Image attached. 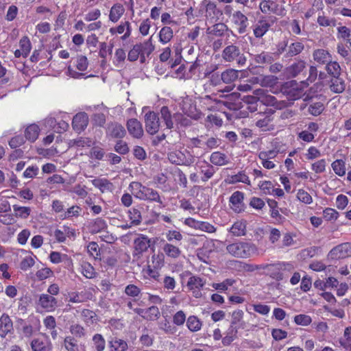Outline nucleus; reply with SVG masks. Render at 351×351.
Masks as SVG:
<instances>
[{
	"mask_svg": "<svg viewBox=\"0 0 351 351\" xmlns=\"http://www.w3.org/2000/svg\"><path fill=\"white\" fill-rule=\"evenodd\" d=\"M129 189L132 194L140 200L163 204L157 191L145 186L139 182H132L129 185Z\"/></svg>",
	"mask_w": 351,
	"mask_h": 351,
	"instance_id": "1",
	"label": "nucleus"
},
{
	"mask_svg": "<svg viewBox=\"0 0 351 351\" xmlns=\"http://www.w3.org/2000/svg\"><path fill=\"white\" fill-rule=\"evenodd\" d=\"M244 195L241 191L234 192L230 197L231 208L237 213L244 210L243 204Z\"/></svg>",
	"mask_w": 351,
	"mask_h": 351,
	"instance_id": "18",
	"label": "nucleus"
},
{
	"mask_svg": "<svg viewBox=\"0 0 351 351\" xmlns=\"http://www.w3.org/2000/svg\"><path fill=\"white\" fill-rule=\"evenodd\" d=\"M167 158L169 162L177 165H183L182 154L180 150H173L168 153Z\"/></svg>",
	"mask_w": 351,
	"mask_h": 351,
	"instance_id": "49",
	"label": "nucleus"
},
{
	"mask_svg": "<svg viewBox=\"0 0 351 351\" xmlns=\"http://www.w3.org/2000/svg\"><path fill=\"white\" fill-rule=\"evenodd\" d=\"M14 329L13 322L6 313H3L0 317V337L5 338L7 336L14 335Z\"/></svg>",
	"mask_w": 351,
	"mask_h": 351,
	"instance_id": "12",
	"label": "nucleus"
},
{
	"mask_svg": "<svg viewBox=\"0 0 351 351\" xmlns=\"http://www.w3.org/2000/svg\"><path fill=\"white\" fill-rule=\"evenodd\" d=\"M306 64L304 60H297L286 68V73L289 77H295L304 71L306 68Z\"/></svg>",
	"mask_w": 351,
	"mask_h": 351,
	"instance_id": "22",
	"label": "nucleus"
},
{
	"mask_svg": "<svg viewBox=\"0 0 351 351\" xmlns=\"http://www.w3.org/2000/svg\"><path fill=\"white\" fill-rule=\"evenodd\" d=\"M150 247V239L145 235L139 234L134 241V248L136 254H142Z\"/></svg>",
	"mask_w": 351,
	"mask_h": 351,
	"instance_id": "19",
	"label": "nucleus"
},
{
	"mask_svg": "<svg viewBox=\"0 0 351 351\" xmlns=\"http://www.w3.org/2000/svg\"><path fill=\"white\" fill-rule=\"evenodd\" d=\"M285 3V0H263L259 4V8L263 14L284 16L287 13Z\"/></svg>",
	"mask_w": 351,
	"mask_h": 351,
	"instance_id": "4",
	"label": "nucleus"
},
{
	"mask_svg": "<svg viewBox=\"0 0 351 351\" xmlns=\"http://www.w3.org/2000/svg\"><path fill=\"white\" fill-rule=\"evenodd\" d=\"M88 124V116L86 112H79L73 118L72 126L77 132H81L84 130Z\"/></svg>",
	"mask_w": 351,
	"mask_h": 351,
	"instance_id": "16",
	"label": "nucleus"
},
{
	"mask_svg": "<svg viewBox=\"0 0 351 351\" xmlns=\"http://www.w3.org/2000/svg\"><path fill=\"white\" fill-rule=\"evenodd\" d=\"M239 77V71L233 69H228L221 74V79L225 84H230Z\"/></svg>",
	"mask_w": 351,
	"mask_h": 351,
	"instance_id": "37",
	"label": "nucleus"
},
{
	"mask_svg": "<svg viewBox=\"0 0 351 351\" xmlns=\"http://www.w3.org/2000/svg\"><path fill=\"white\" fill-rule=\"evenodd\" d=\"M313 60L320 64H327L331 60L332 56L328 51L324 49H317L313 53Z\"/></svg>",
	"mask_w": 351,
	"mask_h": 351,
	"instance_id": "24",
	"label": "nucleus"
},
{
	"mask_svg": "<svg viewBox=\"0 0 351 351\" xmlns=\"http://www.w3.org/2000/svg\"><path fill=\"white\" fill-rule=\"evenodd\" d=\"M92 340L96 351H104L105 350L106 341L101 334L93 335Z\"/></svg>",
	"mask_w": 351,
	"mask_h": 351,
	"instance_id": "54",
	"label": "nucleus"
},
{
	"mask_svg": "<svg viewBox=\"0 0 351 351\" xmlns=\"http://www.w3.org/2000/svg\"><path fill=\"white\" fill-rule=\"evenodd\" d=\"M305 108H307V112L310 114L317 117L321 114L324 111V105L321 101H311L310 102L301 106L302 110H304Z\"/></svg>",
	"mask_w": 351,
	"mask_h": 351,
	"instance_id": "23",
	"label": "nucleus"
},
{
	"mask_svg": "<svg viewBox=\"0 0 351 351\" xmlns=\"http://www.w3.org/2000/svg\"><path fill=\"white\" fill-rule=\"evenodd\" d=\"M236 280L232 278H227L224 280L223 282L219 283H213L212 287L215 289L216 290H219L220 291H225L228 290L230 287H232Z\"/></svg>",
	"mask_w": 351,
	"mask_h": 351,
	"instance_id": "53",
	"label": "nucleus"
},
{
	"mask_svg": "<svg viewBox=\"0 0 351 351\" xmlns=\"http://www.w3.org/2000/svg\"><path fill=\"white\" fill-rule=\"evenodd\" d=\"M81 273L85 278L88 279L94 278L97 275L95 268L91 265L90 263L86 261H83L81 263Z\"/></svg>",
	"mask_w": 351,
	"mask_h": 351,
	"instance_id": "39",
	"label": "nucleus"
},
{
	"mask_svg": "<svg viewBox=\"0 0 351 351\" xmlns=\"http://www.w3.org/2000/svg\"><path fill=\"white\" fill-rule=\"evenodd\" d=\"M254 61L258 64H271L273 61V57L267 52H262L254 56Z\"/></svg>",
	"mask_w": 351,
	"mask_h": 351,
	"instance_id": "59",
	"label": "nucleus"
},
{
	"mask_svg": "<svg viewBox=\"0 0 351 351\" xmlns=\"http://www.w3.org/2000/svg\"><path fill=\"white\" fill-rule=\"evenodd\" d=\"M253 95L258 97V101L266 105L274 106L276 103V98L274 96L267 95L264 89L258 88L253 91Z\"/></svg>",
	"mask_w": 351,
	"mask_h": 351,
	"instance_id": "27",
	"label": "nucleus"
},
{
	"mask_svg": "<svg viewBox=\"0 0 351 351\" xmlns=\"http://www.w3.org/2000/svg\"><path fill=\"white\" fill-rule=\"evenodd\" d=\"M88 65V61L86 56H77L75 60V67L81 72L76 71L71 66H69L67 69V74L69 76L75 79L84 77L85 74L82 72L87 69Z\"/></svg>",
	"mask_w": 351,
	"mask_h": 351,
	"instance_id": "7",
	"label": "nucleus"
},
{
	"mask_svg": "<svg viewBox=\"0 0 351 351\" xmlns=\"http://www.w3.org/2000/svg\"><path fill=\"white\" fill-rule=\"evenodd\" d=\"M93 185L99 189L101 193L112 191L113 184L106 178H97L91 181Z\"/></svg>",
	"mask_w": 351,
	"mask_h": 351,
	"instance_id": "31",
	"label": "nucleus"
},
{
	"mask_svg": "<svg viewBox=\"0 0 351 351\" xmlns=\"http://www.w3.org/2000/svg\"><path fill=\"white\" fill-rule=\"evenodd\" d=\"M294 322L297 325L307 326L312 322L311 317L306 314H300L294 317Z\"/></svg>",
	"mask_w": 351,
	"mask_h": 351,
	"instance_id": "61",
	"label": "nucleus"
},
{
	"mask_svg": "<svg viewBox=\"0 0 351 351\" xmlns=\"http://www.w3.org/2000/svg\"><path fill=\"white\" fill-rule=\"evenodd\" d=\"M128 216L132 225L138 226L141 223L142 216L138 209L132 208L128 211Z\"/></svg>",
	"mask_w": 351,
	"mask_h": 351,
	"instance_id": "52",
	"label": "nucleus"
},
{
	"mask_svg": "<svg viewBox=\"0 0 351 351\" xmlns=\"http://www.w3.org/2000/svg\"><path fill=\"white\" fill-rule=\"evenodd\" d=\"M256 125L263 131L269 130V124L272 121V113L264 112L257 114Z\"/></svg>",
	"mask_w": 351,
	"mask_h": 351,
	"instance_id": "25",
	"label": "nucleus"
},
{
	"mask_svg": "<svg viewBox=\"0 0 351 351\" xmlns=\"http://www.w3.org/2000/svg\"><path fill=\"white\" fill-rule=\"evenodd\" d=\"M206 284V280L197 276H192L187 282L190 290L201 289Z\"/></svg>",
	"mask_w": 351,
	"mask_h": 351,
	"instance_id": "40",
	"label": "nucleus"
},
{
	"mask_svg": "<svg viewBox=\"0 0 351 351\" xmlns=\"http://www.w3.org/2000/svg\"><path fill=\"white\" fill-rule=\"evenodd\" d=\"M271 24L265 16H261L253 27V33L256 38H262L269 30Z\"/></svg>",
	"mask_w": 351,
	"mask_h": 351,
	"instance_id": "13",
	"label": "nucleus"
},
{
	"mask_svg": "<svg viewBox=\"0 0 351 351\" xmlns=\"http://www.w3.org/2000/svg\"><path fill=\"white\" fill-rule=\"evenodd\" d=\"M339 36L343 39L346 40L347 43L349 44V47H351V29L347 27L346 26H341L337 28Z\"/></svg>",
	"mask_w": 351,
	"mask_h": 351,
	"instance_id": "60",
	"label": "nucleus"
},
{
	"mask_svg": "<svg viewBox=\"0 0 351 351\" xmlns=\"http://www.w3.org/2000/svg\"><path fill=\"white\" fill-rule=\"evenodd\" d=\"M228 30V26L223 23H218L206 29V34L214 36H223Z\"/></svg>",
	"mask_w": 351,
	"mask_h": 351,
	"instance_id": "29",
	"label": "nucleus"
},
{
	"mask_svg": "<svg viewBox=\"0 0 351 351\" xmlns=\"http://www.w3.org/2000/svg\"><path fill=\"white\" fill-rule=\"evenodd\" d=\"M126 134L124 127L117 122H111L108 124L106 135L113 138H123Z\"/></svg>",
	"mask_w": 351,
	"mask_h": 351,
	"instance_id": "15",
	"label": "nucleus"
},
{
	"mask_svg": "<svg viewBox=\"0 0 351 351\" xmlns=\"http://www.w3.org/2000/svg\"><path fill=\"white\" fill-rule=\"evenodd\" d=\"M327 85L330 92L335 94L343 93L346 88V81L341 76L330 77L327 81Z\"/></svg>",
	"mask_w": 351,
	"mask_h": 351,
	"instance_id": "14",
	"label": "nucleus"
},
{
	"mask_svg": "<svg viewBox=\"0 0 351 351\" xmlns=\"http://www.w3.org/2000/svg\"><path fill=\"white\" fill-rule=\"evenodd\" d=\"M19 45L21 47V50L22 51L23 56L26 58L32 49L31 42L28 37L24 36L23 37L19 42Z\"/></svg>",
	"mask_w": 351,
	"mask_h": 351,
	"instance_id": "56",
	"label": "nucleus"
},
{
	"mask_svg": "<svg viewBox=\"0 0 351 351\" xmlns=\"http://www.w3.org/2000/svg\"><path fill=\"white\" fill-rule=\"evenodd\" d=\"M165 237L167 240L168 241L167 243H172L173 241L176 242H180L182 240L183 236L182 234L177 230H169L166 232Z\"/></svg>",
	"mask_w": 351,
	"mask_h": 351,
	"instance_id": "62",
	"label": "nucleus"
},
{
	"mask_svg": "<svg viewBox=\"0 0 351 351\" xmlns=\"http://www.w3.org/2000/svg\"><path fill=\"white\" fill-rule=\"evenodd\" d=\"M40 128L36 124H31L28 125L25 130V136L26 139L31 142H34L38 137Z\"/></svg>",
	"mask_w": 351,
	"mask_h": 351,
	"instance_id": "38",
	"label": "nucleus"
},
{
	"mask_svg": "<svg viewBox=\"0 0 351 351\" xmlns=\"http://www.w3.org/2000/svg\"><path fill=\"white\" fill-rule=\"evenodd\" d=\"M262 269H265L267 275L269 276L274 280H281L283 279L280 263L274 264H263Z\"/></svg>",
	"mask_w": 351,
	"mask_h": 351,
	"instance_id": "20",
	"label": "nucleus"
},
{
	"mask_svg": "<svg viewBox=\"0 0 351 351\" xmlns=\"http://www.w3.org/2000/svg\"><path fill=\"white\" fill-rule=\"evenodd\" d=\"M351 256V244L349 243H341L333 247L329 252L328 256L331 259H341Z\"/></svg>",
	"mask_w": 351,
	"mask_h": 351,
	"instance_id": "10",
	"label": "nucleus"
},
{
	"mask_svg": "<svg viewBox=\"0 0 351 351\" xmlns=\"http://www.w3.org/2000/svg\"><path fill=\"white\" fill-rule=\"evenodd\" d=\"M173 32L170 27H163L159 32V41L162 44H167L173 38Z\"/></svg>",
	"mask_w": 351,
	"mask_h": 351,
	"instance_id": "46",
	"label": "nucleus"
},
{
	"mask_svg": "<svg viewBox=\"0 0 351 351\" xmlns=\"http://www.w3.org/2000/svg\"><path fill=\"white\" fill-rule=\"evenodd\" d=\"M199 167L200 173L202 174H203L202 180L204 182H206L209 179H210L213 176L214 173H215L214 167L206 161H204L203 164L201 165Z\"/></svg>",
	"mask_w": 351,
	"mask_h": 351,
	"instance_id": "35",
	"label": "nucleus"
},
{
	"mask_svg": "<svg viewBox=\"0 0 351 351\" xmlns=\"http://www.w3.org/2000/svg\"><path fill=\"white\" fill-rule=\"evenodd\" d=\"M14 215L17 218L27 219L31 213V208L27 206H21L17 204L13 205Z\"/></svg>",
	"mask_w": 351,
	"mask_h": 351,
	"instance_id": "45",
	"label": "nucleus"
},
{
	"mask_svg": "<svg viewBox=\"0 0 351 351\" xmlns=\"http://www.w3.org/2000/svg\"><path fill=\"white\" fill-rule=\"evenodd\" d=\"M69 302L72 303H83L91 299L92 294L86 290L69 292Z\"/></svg>",
	"mask_w": 351,
	"mask_h": 351,
	"instance_id": "21",
	"label": "nucleus"
},
{
	"mask_svg": "<svg viewBox=\"0 0 351 351\" xmlns=\"http://www.w3.org/2000/svg\"><path fill=\"white\" fill-rule=\"evenodd\" d=\"M202 322L194 315H191L186 320V326L191 332H197L202 328Z\"/></svg>",
	"mask_w": 351,
	"mask_h": 351,
	"instance_id": "47",
	"label": "nucleus"
},
{
	"mask_svg": "<svg viewBox=\"0 0 351 351\" xmlns=\"http://www.w3.org/2000/svg\"><path fill=\"white\" fill-rule=\"evenodd\" d=\"M69 331L75 339L84 338L86 335V329L80 324L73 323L69 327Z\"/></svg>",
	"mask_w": 351,
	"mask_h": 351,
	"instance_id": "41",
	"label": "nucleus"
},
{
	"mask_svg": "<svg viewBox=\"0 0 351 351\" xmlns=\"http://www.w3.org/2000/svg\"><path fill=\"white\" fill-rule=\"evenodd\" d=\"M141 289L135 285L130 284L125 287L124 293L130 297L136 298L141 294Z\"/></svg>",
	"mask_w": 351,
	"mask_h": 351,
	"instance_id": "63",
	"label": "nucleus"
},
{
	"mask_svg": "<svg viewBox=\"0 0 351 351\" xmlns=\"http://www.w3.org/2000/svg\"><path fill=\"white\" fill-rule=\"evenodd\" d=\"M110 351H126L128 350V343L120 338L112 337L108 341Z\"/></svg>",
	"mask_w": 351,
	"mask_h": 351,
	"instance_id": "28",
	"label": "nucleus"
},
{
	"mask_svg": "<svg viewBox=\"0 0 351 351\" xmlns=\"http://www.w3.org/2000/svg\"><path fill=\"white\" fill-rule=\"evenodd\" d=\"M31 348L33 351H46L47 341L40 338L34 339L31 342Z\"/></svg>",
	"mask_w": 351,
	"mask_h": 351,
	"instance_id": "57",
	"label": "nucleus"
},
{
	"mask_svg": "<svg viewBox=\"0 0 351 351\" xmlns=\"http://www.w3.org/2000/svg\"><path fill=\"white\" fill-rule=\"evenodd\" d=\"M81 316L85 323L91 324L95 321L97 315L91 310L83 309L81 312Z\"/></svg>",
	"mask_w": 351,
	"mask_h": 351,
	"instance_id": "58",
	"label": "nucleus"
},
{
	"mask_svg": "<svg viewBox=\"0 0 351 351\" xmlns=\"http://www.w3.org/2000/svg\"><path fill=\"white\" fill-rule=\"evenodd\" d=\"M230 232L235 237L245 234V225L242 221H236L230 229Z\"/></svg>",
	"mask_w": 351,
	"mask_h": 351,
	"instance_id": "51",
	"label": "nucleus"
},
{
	"mask_svg": "<svg viewBox=\"0 0 351 351\" xmlns=\"http://www.w3.org/2000/svg\"><path fill=\"white\" fill-rule=\"evenodd\" d=\"M325 70L330 77L341 75V67L339 62L332 60L326 65Z\"/></svg>",
	"mask_w": 351,
	"mask_h": 351,
	"instance_id": "34",
	"label": "nucleus"
},
{
	"mask_svg": "<svg viewBox=\"0 0 351 351\" xmlns=\"http://www.w3.org/2000/svg\"><path fill=\"white\" fill-rule=\"evenodd\" d=\"M199 12L203 15L207 21L213 22L218 18L220 11L217 9L215 2L210 0H203L199 4Z\"/></svg>",
	"mask_w": 351,
	"mask_h": 351,
	"instance_id": "6",
	"label": "nucleus"
},
{
	"mask_svg": "<svg viewBox=\"0 0 351 351\" xmlns=\"http://www.w3.org/2000/svg\"><path fill=\"white\" fill-rule=\"evenodd\" d=\"M63 345L67 351H80L77 341L74 337L66 336L64 339Z\"/></svg>",
	"mask_w": 351,
	"mask_h": 351,
	"instance_id": "48",
	"label": "nucleus"
},
{
	"mask_svg": "<svg viewBox=\"0 0 351 351\" xmlns=\"http://www.w3.org/2000/svg\"><path fill=\"white\" fill-rule=\"evenodd\" d=\"M227 252L232 256L247 258L257 253L256 245L248 242H234L226 246Z\"/></svg>",
	"mask_w": 351,
	"mask_h": 351,
	"instance_id": "3",
	"label": "nucleus"
},
{
	"mask_svg": "<svg viewBox=\"0 0 351 351\" xmlns=\"http://www.w3.org/2000/svg\"><path fill=\"white\" fill-rule=\"evenodd\" d=\"M107 226L106 221L98 217L90 223L88 228L91 233L95 234L104 230Z\"/></svg>",
	"mask_w": 351,
	"mask_h": 351,
	"instance_id": "36",
	"label": "nucleus"
},
{
	"mask_svg": "<svg viewBox=\"0 0 351 351\" xmlns=\"http://www.w3.org/2000/svg\"><path fill=\"white\" fill-rule=\"evenodd\" d=\"M37 305L45 311L53 312L58 306V300L49 294L42 293L39 295Z\"/></svg>",
	"mask_w": 351,
	"mask_h": 351,
	"instance_id": "9",
	"label": "nucleus"
},
{
	"mask_svg": "<svg viewBox=\"0 0 351 351\" xmlns=\"http://www.w3.org/2000/svg\"><path fill=\"white\" fill-rule=\"evenodd\" d=\"M145 130L149 134H156L160 128V121L158 114L154 111H149L145 115Z\"/></svg>",
	"mask_w": 351,
	"mask_h": 351,
	"instance_id": "8",
	"label": "nucleus"
},
{
	"mask_svg": "<svg viewBox=\"0 0 351 351\" xmlns=\"http://www.w3.org/2000/svg\"><path fill=\"white\" fill-rule=\"evenodd\" d=\"M221 57L225 62L236 63L241 66L245 64L247 59L241 53L239 47L233 44L226 46L221 53Z\"/></svg>",
	"mask_w": 351,
	"mask_h": 351,
	"instance_id": "5",
	"label": "nucleus"
},
{
	"mask_svg": "<svg viewBox=\"0 0 351 351\" xmlns=\"http://www.w3.org/2000/svg\"><path fill=\"white\" fill-rule=\"evenodd\" d=\"M94 144L93 140L88 137H80L71 141V147H77L80 148L90 147Z\"/></svg>",
	"mask_w": 351,
	"mask_h": 351,
	"instance_id": "44",
	"label": "nucleus"
},
{
	"mask_svg": "<svg viewBox=\"0 0 351 351\" xmlns=\"http://www.w3.org/2000/svg\"><path fill=\"white\" fill-rule=\"evenodd\" d=\"M304 49V45L301 42H294L288 45L285 57L292 58L300 54Z\"/></svg>",
	"mask_w": 351,
	"mask_h": 351,
	"instance_id": "32",
	"label": "nucleus"
},
{
	"mask_svg": "<svg viewBox=\"0 0 351 351\" xmlns=\"http://www.w3.org/2000/svg\"><path fill=\"white\" fill-rule=\"evenodd\" d=\"M124 12L125 8L121 3H114L110 10V21L113 23H117L123 15Z\"/></svg>",
	"mask_w": 351,
	"mask_h": 351,
	"instance_id": "30",
	"label": "nucleus"
},
{
	"mask_svg": "<svg viewBox=\"0 0 351 351\" xmlns=\"http://www.w3.org/2000/svg\"><path fill=\"white\" fill-rule=\"evenodd\" d=\"M210 160L213 165L217 166H223L230 162L228 157L225 154L220 152L212 153Z\"/></svg>",
	"mask_w": 351,
	"mask_h": 351,
	"instance_id": "33",
	"label": "nucleus"
},
{
	"mask_svg": "<svg viewBox=\"0 0 351 351\" xmlns=\"http://www.w3.org/2000/svg\"><path fill=\"white\" fill-rule=\"evenodd\" d=\"M221 144V141L219 138L213 136H208L207 134V137L206 140H204V150H210L215 148H217Z\"/></svg>",
	"mask_w": 351,
	"mask_h": 351,
	"instance_id": "55",
	"label": "nucleus"
},
{
	"mask_svg": "<svg viewBox=\"0 0 351 351\" xmlns=\"http://www.w3.org/2000/svg\"><path fill=\"white\" fill-rule=\"evenodd\" d=\"M331 167L334 172L339 176H343L346 174V162L343 160H336L332 164Z\"/></svg>",
	"mask_w": 351,
	"mask_h": 351,
	"instance_id": "50",
	"label": "nucleus"
},
{
	"mask_svg": "<svg viewBox=\"0 0 351 351\" xmlns=\"http://www.w3.org/2000/svg\"><path fill=\"white\" fill-rule=\"evenodd\" d=\"M127 129L134 138H140L143 135L142 124L136 119H130L127 122Z\"/></svg>",
	"mask_w": 351,
	"mask_h": 351,
	"instance_id": "17",
	"label": "nucleus"
},
{
	"mask_svg": "<svg viewBox=\"0 0 351 351\" xmlns=\"http://www.w3.org/2000/svg\"><path fill=\"white\" fill-rule=\"evenodd\" d=\"M232 21L237 27V32L240 34L246 32L249 26L248 18L241 11H235L232 14Z\"/></svg>",
	"mask_w": 351,
	"mask_h": 351,
	"instance_id": "11",
	"label": "nucleus"
},
{
	"mask_svg": "<svg viewBox=\"0 0 351 351\" xmlns=\"http://www.w3.org/2000/svg\"><path fill=\"white\" fill-rule=\"evenodd\" d=\"M339 342L345 348L351 350V327L345 329L344 338L340 339Z\"/></svg>",
	"mask_w": 351,
	"mask_h": 351,
	"instance_id": "64",
	"label": "nucleus"
},
{
	"mask_svg": "<svg viewBox=\"0 0 351 351\" xmlns=\"http://www.w3.org/2000/svg\"><path fill=\"white\" fill-rule=\"evenodd\" d=\"M155 46L152 43V36L149 39L133 45L128 54V60L130 62L136 61L140 58L141 63H144L146 58L154 51Z\"/></svg>",
	"mask_w": 351,
	"mask_h": 351,
	"instance_id": "2",
	"label": "nucleus"
},
{
	"mask_svg": "<svg viewBox=\"0 0 351 351\" xmlns=\"http://www.w3.org/2000/svg\"><path fill=\"white\" fill-rule=\"evenodd\" d=\"M162 251L167 257L173 259L178 258L182 254V251L178 245H174L172 243H164Z\"/></svg>",
	"mask_w": 351,
	"mask_h": 351,
	"instance_id": "26",
	"label": "nucleus"
},
{
	"mask_svg": "<svg viewBox=\"0 0 351 351\" xmlns=\"http://www.w3.org/2000/svg\"><path fill=\"white\" fill-rule=\"evenodd\" d=\"M226 182L230 184H234L237 182H243L248 185L250 184V181L248 176L243 172H239L236 175L231 176L226 179Z\"/></svg>",
	"mask_w": 351,
	"mask_h": 351,
	"instance_id": "42",
	"label": "nucleus"
},
{
	"mask_svg": "<svg viewBox=\"0 0 351 351\" xmlns=\"http://www.w3.org/2000/svg\"><path fill=\"white\" fill-rule=\"evenodd\" d=\"M160 117L165 122L167 129L173 128V122L172 120L171 113L167 106H162L160 109Z\"/></svg>",
	"mask_w": 351,
	"mask_h": 351,
	"instance_id": "43",
	"label": "nucleus"
}]
</instances>
